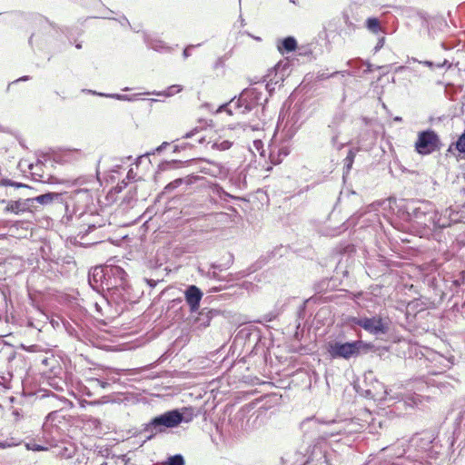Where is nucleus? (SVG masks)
Masks as SVG:
<instances>
[{"instance_id": "obj_6", "label": "nucleus", "mask_w": 465, "mask_h": 465, "mask_svg": "<svg viewBox=\"0 0 465 465\" xmlns=\"http://www.w3.org/2000/svg\"><path fill=\"white\" fill-rule=\"evenodd\" d=\"M183 137L185 139L193 138L194 143H191L192 146H195V143L208 144L213 142V129L210 126H207L203 123H200V125L193 128L191 131L186 133Z\"/></svg>"}, {"instance_id": "obj_17", "label": "nucleus", "mask_w": 465, "mask_h": 465, "mask_svg": "<svg viewBox=\"0 0 465 465\" xmlns=\"http://www.w3.org/2000/svg\"><path fill=\"white\" fill-rule=\"evenodd\" d=\"M232 143L229 141H223L221 143H214L213 147L220 149V150H227L231 147Z\"/></svg>"}, {"instance_id": "obj_10", "label": "nucleus", "mask_w": 465, "mask_h": 465, "mask_svg": "<svg viewBox=\"0 0 465 465\" xmlns=\"http://www.w3.org/2000/svg\"><path fill=\"white\" fill-rule=\"evenodd\" d=\"M59 194L55 193H48L39 196H36L33 199H27L26 202H37L40 204H47L52 203L54 199L58 198Z\"/></svg>"}, {"instance_id": "obj_4", "label": "nucleus", "mask_w": 465, "mask_h": 465, "mask_svg": "<svg viewBox=\"0 0 465 465\" xmlns=\"http://www.w3.org/2000/svg\"><path fill=\"white\" fill-rule=\"evenodd\" d=\"M364 344L362 341H354L351 342H330L328 344L327 351L330 356L333 359L335 358H342V359H350L351 357H356L360 354L361 350L363 348Z\"/></svg>"}, {"instance_id": "obj_7", "label": "nucleus", "mask_w": 465, "mask_h": 465, "mask_svg": "<svg viewBox=\"0 0 465 465\" xmlns=\"http://www.w3.org/2000/svg\"><path fill=\"white\" fill-rule=\"evenodd\" d=\"M52 165L48 166L45 162L37 160L29 165L30 173L34 180L41 183H51L53 174L51 173Z\"/></svg>"}, {"instance_id": "obj_9", "label": "nucleus", "mask_w": 465, "mask_h": 465, "mask_svg": "<svg viewBox=\"0 0 465 465\" xmlns=\"http://www.w3.org/2000/svg\"><path fill=\"white\" fill-rule=\"evenodd\" d=\"M296 48H297V42H296L295 38H293L292 36L284 38L282 41L281 45H278V50L281 53H284V52L290 53V52L294 51Z\"/></svg>"}, {"instance_id": "obj_14", "label": "nucleus", "mask_w": 465, "mask_h": 465, "mask_svg": "<svg viewBox=\"0 0 465 465\" xmlns=\"http://www.w3.org/2000/svg\"><path fill=\"white\" fill-rule=\"evenodd\" d=\"M356 153L353 150H350L345 158V164L348 170H350L353 164Z\"/></svg>"}, {"instance_id": "obj_15", "label": "nucleus", "mask_w": 465, "mask_h": 465, "mask_svg": "<svg viewBox=\"0 0 465 465\" xmlns=\"http://www.w3.org/2000/svg\"><path fill=\"white\" fill-rule=\"evenodd\" d=\"M183 183V179H182V178L175 179L173 182L169 183L165 186L164 190H165V192H172L175 188L179 187Z\"/></svg>"}, {"instance_id": "obj_1", "label": "nucleus", "mask_w": 465, "mask_h": 465, "mask_svg": "<svg viewBox=\"0 0 465 465\" xmlns=\"http://www.w3.org/2000/svg\"><path fill=\"white\" fill-rule=\"evenodd\" d=\"M416 222L423 224L429 229H442L450 226V221L441 213H439L429 203H423L421 206L417 207L414 212Z\"/></svg>"}, {"instance_id": "obj_8", "label": "nucleus", "mask_w": 465, "mask_h": 465, "mask_svg": "<svg viewBox=\"0 0 465 465\" xmlns=\"http://www.w3.org/2000/svg\"><path fill=\"white\" fill-rule=\"evenodd\" d=\"M185 301L190 306L191 312H196L200 307L203 292L195 285H190L184 292Z\"/></svg>"}, {"instance_id": "obj_12", "label": "nucleus", "mask_w": 465, "mask_h": 465, "mask_svg": "<svg viewBox=\"0 0 465 465\" xmlns=\"http://www.w3.org/2000/svg\"><path fill=\"white\" fill-rule=\"evenodd\" d=\"M161 465H184V460L182 455H174L168 459L167 461Z\"/></svg>"}, {"instance_id": "obj_11", "label": "nucleus", "mask_w": 465, "mask_h": 465, "mask_svg": "<svg viewBox=\"0 0 465 465\" xmlns=\"http://www.w3.org/2000/svg\"><path fill=\"white\" fill-rule=\"evenodd\" d=\"M25 203H21L19 201H16V202H12L8 204L7 206V210L15 213H19L21 212H25Z\"/></svg>"}, {"instance_id": "obj_5", "label": "nucleus", "mask_w": 465, "mask_h": 465, "mask_svg": "<svg viewBox=\"0 0 465 465\" xmlns=\"http://www.w3.org/2000/svg\"><path fill=\"white\" fill-rule=\"evenodd\" d=\"M440 140L433 130L421 131L418 134L414 147L421 155L430 154L440 149Z\"/></svg>"}, {"instance_id": "obj_16", "label": "nucleus", "mask_w": 465, "mask_h": 465, "mask_svg": "<svg viewBox=\"0 0 465 465\" xmlns=\"http://www.w3.org/2000/svg\"><path fill=\"white\" fill-rule=\"evenodd\" d=\"M238 102H233L232 101L231 103H229L228 104L223 106L220 108V111H225L228 114L232 115V107H236Z\"/></svg>"}, {"instance_id": "obj_3", "label": "nucleus", "mask_w": 465, "mask_h": 465, "mask_svg": "<svg viewBox=\"0 0 465 465\" xmlns=\"http://www.w3.org/2000/svg\"><path fill=\"white\" fill-rule=\"evenodd\" d=\"M193 412L192 408H184L181 413L178 410L169 411L163 414L154 417L151 425L153 427L163 426L165 428H174L182 421L189 422L193 420Z\"/></svg>"}, {"instance_id": "obj_19", "label": "nucleus", "mask_w": 465, "mask_h": 465, "mask_svg": "<svg viewBox=\"0 0 465 465\" xmlns=\"http://www.w3.org/2000/svg\"><path fill=\"white\" fill-rule=\"evenodd\" d=\"M76 48H78V49L82 48V45L81 44L76 45Z\"/></svg>"}, {"instance_id": "obj_2", "label": "nucleus", "mask_w": 465, "mask_h": 465, "mask_svg": "<svg viewBox=\"0 0 465 465\" xmlns=\"http://www.w3.org/2000/svg\"><path fill=\"white\" fill-rule=\"evenodd\" d=\"M348 322L351 324L358 325L364 329L367 332L373 335L387 333L391 324V321L388 317H381L380 315L371 318L350 317L348 319Z\"/></svg>"}, {"instance_id": "obj_18", "label": "nucleus", "mask_w": 465, "mask_h": 465, "mask_svg": "<svg viewBox=\"0 0 465 465\" xmlns=\"http://www.w3.org/2000/svg\"><path fill=\"white\" fill-rule=\"evenodd\" d=\"M5 185H10V186H14V187H16V188H20V187H26L25 184H23L21 183H15V182H11V181H5Z\"/></svg>"}, {"instance_id": "obj_13", "label": "nucleus", "mask_w": 465, "mask_h": 465, "mask_svg": "<svg viewBox=\"0 0 465 465\" xmlns=\"http://www.w3.org/2000/svg\"><path fill=\"white\" fill-rule=\"evenodd\" d=\"M366 25L368 29L373 33H378L381 29L380 22L377 18H368Z\"/></svg>"}]
</instances>
